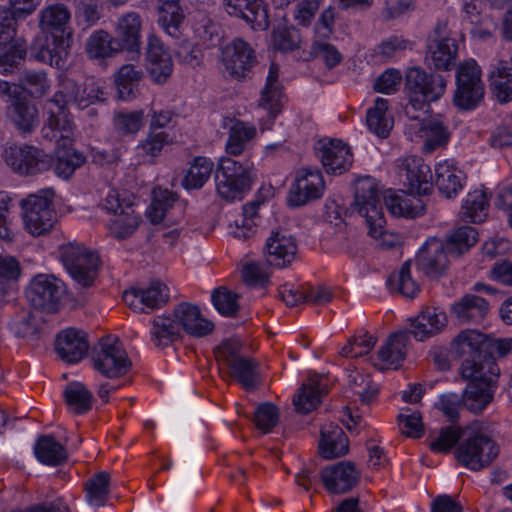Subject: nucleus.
<instances>
[{"label":"nucleus","mask_w":512,"mask_h":512,"mask_svg":"<svg viewBox=\"0 0 512 512\" xmlns=\"http://www.w3.org/2000/svg\"><path fill=\"white\" fill-rule=\"evenodd\" d=\"M452 347L457 356L463 357L462 364L474 362L475 370L499 373L496 358L504 357L512 351V338L489 337L476 330L461 331L453 340Z\"/></svg>","instance_id":"1"},{"label":"nucleus","mask_w":512,"mask_h":512,"mask_svg":"<svg viewBox=\"0 0 512 512\" xmlns=\"http://www.w3.org/2000/svg\"><path fill=\"white\" fill-rule=\"evenodd\" d=\"M405 86L409 96V103L405 108L406 115L417 111L427 113L430 110V103L438 101L444 95L447 79L441 74L412 67L406 72Z\"/></svg>","instance_id":"2"},{"label":"nucleus","mask_w":512,"mask_h":512,"mask_svg":"<svg viewBox=\"0 0 512 512\" xmlns=\"http://www.w3.org/2000/svg\"><path fill=\"white\" fill-rule=\"evenodd\" d=\"M353 208L365 219L369 236L379 239L384 235L386 221L381 205V190L376 179L364 176L356 180Z\"/></svg>","instance_id":"3"},{"label":"nucleus","mask_w":512,"mask_h":512,"mask_svg":"<svg viewBox=\"0 0 512 512\" xmlns=\"http://www.w3.org/2000/svg\"><path fill=\"white\" fill-rule=\"evenodd\" d=\"M103 208L113 214L107 223L111 236L118 240L131 237L141 223V216L136 212L133 196L120 194L115 189L109 190L102 202Z\"/></svg>","instance_id":"4"},{"label":"nucleus","mask_w":512,"mask_h":512,"mask_svg":"<svg viewBox=\"0 0 512 512\" xmlns=\"http://www.w3.org/2000/svg\"><path fill=\"white\" fill-rule=\"evenodd\" d=\"M59 251L63 265L77 285L81 288L91 287L99 271L98 254L79 243L63 244Z\"/></svg>","instance_id":"5"},{"label":"nucleus","mask_w":512,"mask_h":512,"mask_svg":"<svg viewBox=\"0 0 512 512\" xmlns=\"http://www.w3.org/2000/svg\"><path fill=\"white\" fill-rule=\"evenodd\" d=\"M52 190H41L21 201L24 228L33 236L49 233L56 222Z\"/></svg>","instance_id":"6"},{"label":"nucleus","mask_w":512,"mask_h":512,"mask_svg":"<svg viewBox=\"0 0 512 512\" xmlns=\"http://www.w3.org/2000/svg\"><path fill=\"white\" fill-rule=\"evenodd\" d=\"M461 375L470 380L463 393L464 406L474 413L483 411L493 400L496 378L499 373L491 374L486 370H475L474 362L461 365Z\"/></svg>","instance_id":"7"},{"label":"nucleus","mask_w":512,"mask_h":512,"mask_svg":"<svg viewBox=\"0 0 512 512\" xmlns=\"http://www.w3.org/2000/svg\"><path fill=\"white\" fill-rule=\"evenodd\" d=\"M455 78L453 105L461 111L474 110L482 102L485 94L479 65L473 59L464 61L458 66Z\"/></svg>","instance_id":"8"},{"label":"nucleus","mask_w":512,"mask_h":512,"mask_svg":"<svg viewBox=\"0 0 512 512\" xmlns=\"http://www.w3.org/2000/svg\"><path fill=\"white\" fill-rule=\"evenodd\" d=\"M498 444L487 434L471 432L455 449V458L463 466L479 471L491 465L499 454Z\"/></svg>","instance_id":"9"},{"label":"nucleus","mask_w":512,"mask_h":512,"mask_svg":"<svg viewBox=\"0 0 512 512\" xmlns=\"http://www.w3.org/2000/svg\"><path fill=\"white\" fill-rule=\"evenodd\" d=\"M93 367L107 378H118L127 374L132 366L122 344L117 338L106 337L99 342L92 356Z\"/></svg>","instance_id":"10"},{"label":"nucleus","mask_w":512,"mask_h":512,"mask_svg":"<svg viewBox=\"0 0 512 512\" xmlns=\"http://www.w3.org/2000/svg\"><path fill=\"white\" fill-rule=\"evenodd\" d=\"M3 158L11 169L20 175H36L47 171L52 157L43 150L30 145H10L4 149Z\"/></svg>","instance_id":"11"},{"label":"nucleus","mask_w":512,"mask_h":512,"mask_svg":"<svg viewBox=\"0 0 512 512\" xmlns=\"http://www.w3.org/2000/svg\"><path fill=\"white\" fill-rule=\"evenodd\" d=\"M325 183L322 173L317 168L303 167L297 170L292 183L287 202L290 207L296 208L308 204L322 197Z\"/></svg>","instance_id":"12"},{"label":"nucleus","mask_w":512,"mask_h":512,"mask_svg":"<svg viewBox=\"0 0 512 512\" xmlns=\"http://www.w3.org/2000/svg\"><path fill=\"white\" fill-rule=\"evenodd\" d=\"M446 24L437 23L429 38L425 56L426 63L438 70H450L456 63L458 43L446 33Z\"/></svg>","instance_id":"13"},{"label":"nucleus","mask_w":512,"mask_h":512,"mask_svg":"<svg viewBox=\"0 0 512 512\" xmlns=\"http://www.w3.org/2000/svg\"><path fill=\"white\" fill-rule=\"evenodd\" d=\"M397 175L410 194L428 195L432 190L430 167L421 157L408 156L398 160Z\"/></svg>","instance_id":"14"},{"label":"nucleus","mask_w":512,"mask_h":512,"mask_svg":"<svg viewBox=\"0 0 512 512\" xmlns=\"http://www.w3.org/2000/svg\"><path fill=\"white\" fill-rule=\"evenodd\" d=\"M123 300L136 312H145V308L154 310L168 302L169 289L164 283L153 281L146 288H131L125 291Z\"/></svg>","instance_id":"15"},{"label":"nucleus","mask_w":512,"mask_h":512,"mask_svg":"<svg viewBox=\"0 0 512 512\" xmlns=\"http://www.w3.org/2000/svg\"><path fill=\"white\" fill-rule=\"evenodd\" d=\"M63 292L62 282L51 275H37L27 290V298L38 309L51 311L60 300Z\"/></svg>","instance_id":"16"},{"label":"nucleus","mask_w":512,"mask_h":512,"mask_svg":"<svg viewBox=\"0 0 512 512\" xmlns=\"http://www.w3.org/2000/svg\"><path fill=\"white\" fill-rule=\"evenodd\" d=\"M264 252L269 265L277 268L287 267L296 257V239L287 231H272L266 240Z\"/></svg>","instance_id":"17"},{"label":"nucleus","mask_w":512,"mask_h":512,"mask_svg":"<svg viewBox=\"0 0 512 512\" xmlns=\"http://www.w3.org/2000/svg\"><path fill=\"white\" fill-rule=\"evenodd\" d=\"M146 59L151 80L159 85L166 83L173 72V61L168 49L156 35L148 37Z\"/></svg>","instance_id":"18"},{"label":"nucleus","mask_w":512,"mask_h":512,"mask_svg":"<svg viewBox=\"0 0 512 512\" xmlns=\"http://www.w3.org/2000/svg\"><path fill=\"white\" fill-rule=\"evenodd\" d=\"M229 51V59L226 60V71L231 79L244 81L250 78L252 68L256 64L255 51L242 39H236L226 52Z\"/></svg>","instance_id":"19"},{"label":"nucleus","mask_w":512,"mask_h":512,"mask_svg":"<svg viewBox=\"0 0 512 512\" xmlns=\"http://www.w3.org/2000/svg\"><path fill=\"white\" fill-rule=\"evenodd\" d=\"M226 373L247 392L256 391L263 382L259 363L247 355L226 358Z\"/></svg>","instance_id":"20"},{"label":"nucleus","mask_w":512,"mask_h":512,"mask_svg":"<svg viewBox=\"0 0 512 512\" xmlns=\"http://www.w3.org/2000/svg\"><path fill=\"white\" fill-rule=\"evenodd\" d=\"M448 255H450L444 243L431 238L426 241L416 256L417 266L425 275L430 278L441 276L448 266Z\"/></svg>","instance_id":"21"},{"label":"nucleus","mask_w":512,"mask_h":512,"mask_svg":"<svg viewBox=\"0 0 512 512\" xmlns=\"http://www.w3.org/2000/svg\"><path fill=\"white\" fill-rule=\"evenodd\" d=\"M226 8L229 15L243 19L253 30L264 31L269 27L263 0H226Z\"/></svg>","instance_id":"22"},{"label":"nucleus","mask_w":512,"mask_h":512,"mask_svg":"<svg viewBox=\"0 0 512 512\" xmlns=\"http://www.w3.org/2000/svg\"><path fill=\"white\" fill-rule=\"evenodd\" d=\"M359 472L349 461H341L321 471V480L325 488L333 494L350 491L358 482Z\"/></svg>","instance_id":"23"},{"label":"nucleus","mask_w":512,"mask_h":512,"mask_svg":"<svg viewBox=\"0 0 512 512\" xmlns=\"http://www.w3.org/2000/svg\"><path fill=\"white\" fill-rule=\"evenodd\" d=\"M407 116L415 121L414 127L419 129L421 137L425 139L422 147L424 153H432L448 143L450 139L448 125L440 117L420 119L415 113Z\"/></svg>","instance_id":"24"},{"label":"nucleus","mask_w":512,"mask_h":512,"mask_svg":"<svg viewBox=\"0 0 512 512\" xmlns=\"http://www.w3.org/2000/svg\"><path fill=\"white\" fill-rule=\"evenodd\" d=\"M173 316L179 328L193 337H205L214 330V323L205 318L197 305L182 302L176 305Z\"/></svg>","instance_id":"25"},{"label":"nucleus","mask_w":512,"mask_h":512,"mask_svg":"<svg viewBox=\"0 0 512 512\" xmlns=\"http://www.w3.org/2000/svg\"><path fill=\"white\" fill-rule=\"evenodd\" d=\"M253 181L251 166L226 157V201L241 200Z\"/></svg>","instance_id":"26"},{"label":"nucleus","mask_w":512,"mask_h":512,"mask_svg":"<svg viewBox=\"0 0 512 512\" xmlns=\"http://www.w3.org/2000/svg\"><path fill=\"white\" fill-rule=\"evenodd\" d=\"M69 47V37L47 35L43 41L39 40L32 48V55L40 62L52 67L63 68L66 65Z\"/></svg>","instance_id":"27"},{"label":"nucleus","mask_w":512,"mask_h":512,"mask_svg":"<svg viewBox=\"0 0 512 512\" xmlns=\"http://www.w3.org/2000/svg\"><path fill=\"white\" fill-rule=\"evenodd\" d=\"M318 158L329 174H342L353 162L350 148L340 140L322 143L318 148Z\"/></svg>","instance_id":"28"},{"label":"nucleus","mask_w":512,"mask_h":512,"mask_svg":"<svg viewBox=\"0 0 512 512\" xmlns=\"http://www.w3.org/2000/svg\"><path fill=\"white\" fill-rule=\"evenodd\" d=\"M55 348L62 360L77 363L88 352L87 335L84 331L74 328L63 330L57 335Z\"/></svg>","instance_id":"29"},{"label":"nucleus","mask_w":512,"mask_h":512,"mask_svg":"<svg viewBox=\"0 0 512 512\" xmlns=\"http://www.w3.org/2000/svg\"><path fill=\"white\" fill-rule=\"evenodd\" d=\"M409 335L425 341L440 333L447 324L446 314L436 307H426L414 319H410Z\"/></svg>","instance_id":"30"},{"label":"nucleus","mask_w":512,"mask_h":512,"mask_svg":"<svg viewBox=\"0 0 512 512\" xmlns=\"http://www.w3.org/2000/svg\"><path fill=\"white\" fill-rule=\"evenodd\" d=\"M143 19L136 11H126L121 14L115 23L116 39L123 50L138 51L141 44V31Z\"/></svg>","instance_id":"31"},{"label":"nucleus","mask_w":512,"mask_h":512,"mask_svg":"<svg viewBox=\"0 0 512 512\" xmlns=\"http://www.w3.org/2000/svg\"><path fill=\"white\" fill-rule=\"evenodd\" d=\"M49 117L44 124L41 134L48 141H55L57 148L71 147L73 143L74 124L70 117L56 113L48 107Z\"/></svg>","instance_id":"32"},{"label":"nucleus","mask_w":512,"mask_h":512,"mask_svg":"<svg viewBox=\"0 0 512 512\" xmlns=\"http://www.w3.org/2000/svg\"><path fill=\"white\" fill-rule=\"evenodd\" d=\"M157 22L171 37L179 38L186 18L181 0H158Z\"/></svg>","instance_id":"33"},{"label":"nucleus","mask_w":512,"mask_h":512,"mask_svg":"<svg viewBox=\"0 0 512 512\" xmlns=\"http://www.w3.org/2000/svg\"><path fill=\"white\" fill-rule=\"evenodd\" d=\"M434 183L440 194L450 199L463 189L465 175L453 163L445 160L435 166Z\"/></svg>","instance_id":"34"},{"label":"nucleus","mask_w":512,"mask_h":512,"mask_svg":"<svg viewBox=\"0 0 512 512\" xmlns=\"http://www.w3.org/2000/svg\"><path fill=\"white\" fill-rule=\"evenodd\" d=\"M282 89V84L279 81V66L276 63H271L259 99L260 107L267 110L271 120H274L281 111L284 97Z\"/></svg>","instance_id":"35"},{"label":"nucleus","mask_w":512,"mask_h":512,"mask_svg":"<svg viewBox=\"0 0 512 512\" xmlns=\"http://www.w3.org/2000/svg\"><path fill=\"white\" fill-rule=\"evenodd\" d=\"M464 20L471 28L470 33L478 39H487L492 36L496 29L495 19L482 9L480 2L471 0L463 5Z\"/></svg>","instance_id":"36"},{"label":"nucleus","mask_w":512,"mask_h":512,"mask_svg":"<svg viewBox=\"0 0 512 512\" xmlns=\"http://www.w3.org/2000/svg\"><path fill=\"white\" fill-rule=\"evenodd\" d=\"M70 17V11L64 4H51L40 11L39 27L44 33L50 35L61 34V36L69 37L68 23Z\"/></svg>","instance_id":"37"},{"label":"nucleus","mask_w":512,"mask_h":512,"mask_svg":"<svg viewBox=\"0 0 512 512\" xmlns=\"http://www.w3.org/2000/svg\"><path fill=\"white\" fill-rule=\"evenodd\" d=\"M319 451L322 457L332 459L348 452V438L340 426L325 424L320 431Z\"/></svg>","instance_id":"38"},{"label":"nucleus","mask_w":512,"mask_h":512,"mask_svg":"<svg viewBox=\"0 0 512 512\" xmlns=\"http://www.w3.org/2000/svg\"><path fill=\"white\" fill-rule=\"evenodd\" d=\"M123 50L120 42L105 30L94 31L86 41L85 52L92 60L115 57Z\"/></svg>","instance_id":"39"},{"label":"nucleus","mask_w":512,"mask_h":512,"mask_svg":"<svg viewBox=\"0 0 512 512\" xmlns=\"http://www.w3.org/2000/svg\"><path fill=\"white\" fill-rule=\"evenodd\" d=\"M11 106V119L16 128L22 134H30L39 124L38 110L27 97L14 95L13 104Z\"/></svg>","instance_id":"40"},{"label":"nucleus","mask_w":512,"mask_h":512,"mask_svg":"<svg viewBox=\"0 0 512 512\" xmlns=\"http://www.w3.org/2000/svg\"><path fill=\"white\" fill-rule=\"evenodd\" d=\"M488 310L487 300L474 294L464 295L451 308L452 313L461 323H477L486 316Z\"/></svg>","instance_id":"41"},{"label":"nucleus","mask_w":512,"mask_h":512,"mask_svg":"<svg viewBox=\"0 0 512 512\" xmlns=\"http://www.w3.org/2000/svg\"><path fill=\"white\" fill-rule=\"evenodd\" d=\"M415 194H405L401 192L397 194L392 190H388L383 199L388 211L394 216H402L407 218H415L424 211V204L421 199L414 196Z\"/></svg>","instance_id":"42"},{"label":"nucleus","mask_w":512,"mask_h":512,"mask_svg":"<svg viewBox=\"0 0 512 512\" xmlns=\"http://www.w3.org/2000/svg\"><path fill=\"white\" fill-rule=\"evenodd\" d=\"M259 205V202L245 204L242 208V214L233 223L229 224V235L238 241H251L258 231V224L255 219L258 218Z\"/></svg>","instance_id":"43"},{"label":"nucleus","mask_w":512,"mask_h":512,"mask_svg":"<svg viewBox=\"0 0 512 512\" xmlns=\"http://www.w3.org/2000/svg\"><path fill=\"white\" fill-rule=\"evenodd\" d=\"M175 207L183 209V204L178 200L177 194L167 190L156 188L153 190V199L147 210V215L153 224L161 223L164 219L174 221L171 210Z\"/></svg>","instance_id":"44"},{"label":"nucleus","mask_w":512,"mask_h":512,"mask_svg":"<svg viewBox=\"0 0 512 512\" xmlns=\"http://www.w3.org/2000/svg\"><path fill=\"white\" fill-rule=\"evenodd\" d=\"M325 393V385L322 384L321 379L317 377L308 378L293 399L296 411L302 414L313 411L319 406Z\"/></svg>","instance_id":"45"},{"label":"nucleus","mask_w":512,"mask_h":512,"mask_svg":"<svg viewBox=\"0 0 512 512\" xmlns=\"http://www.w3.org/2000/svg\"><path fill=\"white\" fill-rule=\"evenodd\" d=\"M490 89L501 104L512 101V69L499 61L489 72Z\"/></svg>","instance_id":"46"},{"label":"nucleus","mask_w":512,"mask_h":512,"mask_svg":"<svg viewBox=\"0 0 512 512\" xmlns=\"http://www.w3.org/2000/svg\"><path fill=\"white\" fill-rule=\"evenodd\" d=\"M409 341L407 330H401L393 333L386 343L381 346L378 357L386 368L397 366L405 359L406 347Z\"/></svg>","instance_id":"47"},{"label":"nucleus","mask_w":512,"mask_h":512,"mask_svg":"<svg viewBox=\"0 0 512 512\" xmlns=\"http://www.w3.org/2000/svg\"><path fill=\"white\" fill-rule=\"evenodd\" d=\"M232 122L233 124L229 127V137L226 141V154L237 156L241 155L256 137L257 129L249 122L240 120Z\"/></svg>","instance_id":"48"},{"label":"nucleus","mask_w":512,"mask_h":512,"mask_svg":"<svg viewBox=\"0 0 512 512\" xmlns=\"http://www.w3.org/2000/svg\"><path fill=\"white\" fill-rule=\"evenodd\" d=\"M144 77L141 68L133 64L123 65L116 74V86L119 98L122 100H131L139 93V84Z\"/></svg>","instance_id":"49"},{"label":"nucleus","mask_w":512,"mask_h":512,"mask_svg":"<svg viewBox=\"0 0 512 512\" xmlns=\"http://www.w3.org/2000/svg\"><path fill=\"white\" fill-rule=\"evenodd\" d=\"M388 101L377 98L374 106L369 108L366 114V124L373 134L380 138H386L393 127V120L387 113Z\"/></svg>","instance_id":"50"},{"label":"nucleus","mask_w":512,"mask_h":512,"mask_svg":"<svg viewBox=\"0 0 512 512\" xmlns=\"http://www.w3.org/2000/svg\"><path fill=\"white\" fill-rule=\"evenodd\" d=\"M488 198L484 190L476 189L469 192L463 200L460 217L472 223L483 222L488 215Z\"/></svg>","instance_id":"51"},{"label":"nucleus","mask_w":512,"mask_h":512,"mask_svg":"<svg viewBox=\"0 0 512 512\" xmlns=\"http://www.w3.org/2000/svg\"><path fill=\"white\" fill-rule=\"evenodd\" d=\"M68 410L76 415L86 414L92 408L93 394L80 382L69 383L64 390Z\"/></svg>","instance_id":"52"},{"label":"nucleus","mask_w":512,"mask_h":512,"mask_svg":"<svg viewBox=\"0 0 512 512\" xmlns=\"http://www.w3.org/2000/svg\"><path fill=\"white\" fill-rule=\"evenodd\" d=\"M302 37L293 25L278 24L271 33V45L276 51L289 53L300 49Z\"/></svg>","instance_id":"53"},{"label":"nucleus","mask_w":512,"mask_h":512,"mask_svg":"<svg viewBox=\"0 0 512 512\" xmlns=\"http://www.w3.org/2000/svg\"><path fill=\"white\" fill-rule=\"evenodd\" d=\"M79 92V85L73 79L61 77L59 79L58 89L47 101L48 107L54 108L56 113L69 117L67 105L73 103L76 105V98Z\"/></svg>","instance_id":"54"},{"label":"nucleus","mask_w":512,"mask_h":512,"mask_svg":"<svg viewBox=\"0 0 512 512\" xmlns=\"http://www.w3.org/2000/svg\"><path fill=\"white\" fill-rule=\"evenodd\" d=\"M34 451L37 459L46 465L57 466L67 459L64 446L50 435L41 436L35 445Z\"/></svg>","instance_id":"55"},{"label":"nucleus","mask_w":512,"mask_h":512,"mask_svg":"<svg viewBox=\"0 0 512 512\" xmlns=\"http://www.w3.org/2000/svg\"><path fill=\"white\" fill-rule=\"evenodd\" d=\"M478 241V232L471 226H461L447 236L444 246L452 256H460Z\"/></svg>","instance_id":"56"},{"label":"nucleus","mask_w":512,"mask_h":512,"mask_svg":"<svg viewBox=\"0 0 512 512\" xmlns=\"http://www.w3.org/2000/svg\"><path fill=\"white\" fill-rule=\"evenodd\" d=\"M180 336L177 320L168 316H156L152 320L151 338L156 346H167Z\"/></svg>","instance_id":"57"},{"label":"nucleus","mask_w":512,"mask_h":512,"mask_svg":"<svg viewBox=\"0 0 512 512\" xmlns=\"http://www.w3.org/2000/svg\"><path fill=\"white\" fill-rule=\"evenodd\" d=\"M110 475L106 471H100L91 476L84 485L86 500L95 507L104 506L109 492Z\"/></svg>","instance_id":"58"},{"label":"nucleus","mask_w":512,"mask_h":512,"mask_svg":"<svg viewBox=\"0 0 512 512\" xmlns=\"http://www.w3.org/2000/svg\"><path fill=\"white\" fill-rule=\"evenodd\" d=\"M213 162L206 157H196L182 179V186L187 189H200L209 179Z\"/></svg>","instance_id":"59"},{"label":"nucleus","mask_w":512,"mask_h":512,"mask_svg":"<svg viewBox=\"0 0 512 512\" xmlns=\"http://www.w3.org/2000/svg\"><path fill=\"white\" fill-rule=\"evenodd\" d=\"M388 283L407 298H414L420 291L419 284L411 275V260L405 261L399 271L388 278Z\"/></svg>","instance_id":"60"},{"label":"nucleus","mask_w":512,"mask_h":512,"mask_svg":"<svg viewBox=\"0 0 512 512\" xmlns=\"http://www.w3.org/2000/svg\"><path fill=\"white\" fill-rule=\"evenodd\" d=\"M68 148H57V160L54 166L55 173L64 179L71 177L85 162V157L81 153L70 151Z\"/></svg>","instance_id":"61"},{"label":"nucleus","mask_w":512,"mask_h":512,"mask_svg":"<svg viewBox=\"0 0 512 512\" xmlns=\"http://www.w3.org/2000/svg\"><path fill=\"white\" fill-rule=\"evenodd\" d=\"M22 88L33 97H41L47 93L50 83L43 71L25 70L20 77Z\"/></svg>","instance_id":"62"},{"label":"nucleus","mask_w":512,"mask_h":512,"mask_svg":"<svg viewBox=\"0 0 512 512\" xmlns=\"http://www.w3.org/2000/svg\"><path fill=\"white\" fill-rule=\"evenodd\" d=\"M113 124L115 130L121 135L135 134L143 126V111L115 112Z\"/></svg>","instance_id":"63"},{"label":"nucleus","mask_w":512,"mask_h":512,"mask_svg":"<svg viewBox=\"0 0 512 512\" xmlns=\"http://www.w3.org/2000/svg\"><path fill=\"white\" fill-rule=\"evenodd\" d=\"M465 431L460 427L447 426L440 430L439 436L431 441L430 449L437 453H447L464 438Z\"/></svg>","instance_id":"64"}]
</instances>
